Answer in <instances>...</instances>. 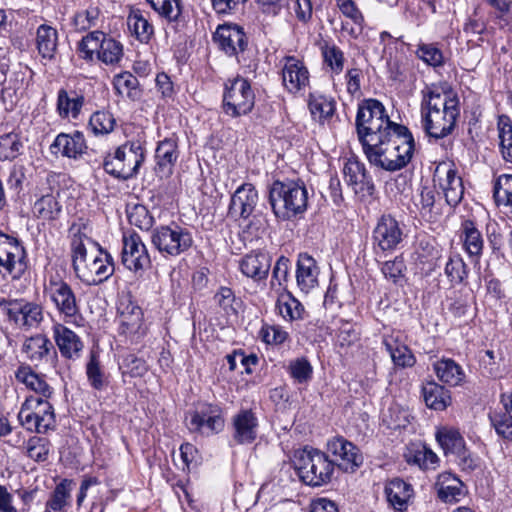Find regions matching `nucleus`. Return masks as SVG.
Here are the masks:
<instances>
[{"instance_id": "nucleus-1", "label": "nucleus", "mask_w": 512, "mask_h": 512, "mask_svg": "<svg viewBox=\"0 0 512 512\" xmlns=\"http://www.w3.org/2000/svg\"><path fill=\"white\" fill-rule=\"evenodd\" d=\"M356 129L368 161L384 170L397 171L412 159L415 142L407 127L389 119L383 104L367 99L358 107Z\"/></svg>"}, {"instance_id": "nucleus-2", "label": "nucleus", "mask_w": 512, "mask_h": 512, "mask_svg": "<svg viewBox=\"0 0 512 512\" xmlns=\"http://www.w3.org/2000/svg\"><path fill=\"white\" fill-rule=\"evenodd\" d=\"M421 116L423 129L429 138L447 137L455 129L460 116L458 96L452 91L428 89L421 102Z\"/></svg>"}, {"instance_id": "nucleus-3", "label": "nucleus", "mask_w": 512, "mask_h": 512, "mask_svg": "<svg viewBox=\"0 0 512 512\" xmlns=\"http://www.w3.org/2000/svg\"><path fill=\"white\" fill-rule=\"evenodd\" d=\"M97 250L88 255L81 235H74L71 242L72 266L76 276L86 285H99L107 281L115 271L114 259L97 242L86 238Z\"/></svg>"}, {"instance_id": "nucleus-4", "label": "nucleus", "mask_w": 512, "mask_h": 512, "mask_svg": "<svg viewBox=\"0 0 512 512\" xmlns=\"http://www.w3.org/2000/svg\"><path fill=\"white\" fill-rule=\"evenodd\" d=\"M274 215L283 221L303 214L308 206V191L302 180H276L269 191Z\"/></svg>"}, {"instance_id": "nucleus-5", "label": "nucleus", "mask_w": 512, "mask_h": 512, "mask_svg": "<svg viewBox=\"0 0 512 512\" xmlns=\"http://www.w3.org/2000/svg\"><path fill=\"white\" fill-rule=\"evenodd\" d=\"M294 463L300 480L308 486L320 487L332 480L333 463L325 452L305 447L298 453Z\"/></svg>"}, {"instance_id": "nucleus-6", "label": "nucleus", "mask_w": 512, "mask_h": 512, "mask_svg": "<svg viewBox=\"0 0 512 512\" xmlns=\"http://www.w3.org/2000/svg\"><path fill=\"white\" fill-rule=\"evenodd\" d=\"M78 52L85 61L92 62L96 57L106 65H118L124 56L123 44L98 30L81 39Z\"/></svg>"}, {"instance_id": "nucleus-7", "label": "nucleus", "mask_w": 512, "mask_h": 512, "mask_svg": "<svg viewBox=\"0 0 512 512\" xmlns=\"http://www.w3.org/2000/svg\"><path fill=\"white\" fill-rule=\"evenodd\" d=\"M143 161L142 146L139 143H126L104 158L103 168L116 179L128 180L136 176Z\"/></svg>"}, {"instance_id": "nucleus-8", "label": "nucleus", "mask_w": 512, "mask_h": 512, "mask_svg": "<svg viewBox=\"0 0 512 512\" xmlns=\"http://www.w3.org/2000/svg\"><path fill=\"white\" fill-rule=\"evenodd\" d=\"M151 243L162 255L177 257L193 246L194 239L188 228L173 222L154 228Z\"/></svg>"}, {"instance_id": "nucleus-9", "label": "nucleus", "mask_w": 512, "mask_h": 512, "mask_svg": "<svg viewBox=\"0 0 512 512\" xmlns=\"http://www.w3.org/2000/svg\"><path fill=\"white\" fill-rule=\"evenodd\" d=\"M255 95L250 83L243 77H236L225 83L223 111L236 118L250 113L254 107Z\"/></svg>"}, {"instance_id": "nucleus-10", "label": "nucleus", "mask_w": 512, "mask_h": 512, "mask_svg": "<svg viewBox=\"0 0 512 512\" xmlns=\"http://www.w3.org/2000/svg\"><path fill=\"white\" fill-rule=\"evenodd\" d=\"M327 455L331 456L330 461L333 468L337 466L346 473L355 472L363 464V455L360 449L343 436H335L327 441Z\"/></svg>"}, {"instance_id": "nucleus-11", "label": "nucleus", "mask_w": 512, "mask_h": 512, "mask_svg": "<svg viewBox=\"0 0 512 512\" xmlns=\"http://www.w3.org/2000/svg\"><path fill=\"white\" fill-rule=\"evenodd\" d=\"M45 291L65 322L73 323L80 317L79 302L68 283L52 278Z\"/></svg>"}, {"instance_id": "nucleus-12", "label": "nucleus", "mask_w": 512, "mask_h": 512, "mask_svg": "<svg viewBox=\"0 0 512 512\" xmlns=\"http://www.w3.org/2000/svg\"><path fill=\"white\" fill-rule=\"evenodd\" d=\"M403 240V229L391 215H382L372 232V246L376 254L392 252Z\"/></svg>"}, {"instance_id": "nucleus-13", "label": "nucleus", "mask_w": 512, "mask_h": 512, "mask_svg": "<svg viewBox=\"0 0 512 512\" xmlns=\"http://www.w3.org/2000/svg\"><path fill=\"white\" fill-rule=\"evenodd\" d=\"M25 250L14 237L0 233V274L13 279L22 276L25 270Z\"/></svg>"}, {"instance_id": "nucleus-14", "label": "nucleus", "mask_w": 512, "mask_h": 512, "mask_svg": "<svg viewBox=\"0 0 512 512\" xmlns=\"http://www.w3.org/2000/svg\"><path fill=\"white\" fill-rule=\"evenodd\" d=\"M118 333L130 344H138L145 337L147 327L144 324L143 311L138 305L130 303L120 311Z\"/></svg>"}, {"instance_id": "nucleus-15", "label": "nucleus", "mask_w": 512, "mask_h": 512, "mask_svg": "<svg viewBox=\"0 0 512 512\" xmlns=\"http://www.w3.org/2000/svg\"><path fill=\"white\" fill-rule=\"evenodd\" d=\"M122 244L121 262L128 270L137 272L150 265L148 250L138 233H125Z\"/></svg>"}, {"instance_id": "nucleus-16", "label": "nucleus", "mask_w": 512, "mask_h": 512, "mask_svg": "<svg viewBox=\"0 0 512 512\" xmlns=\"http://www.w3.org/2000/svg\"><path fill=\"white\" fill-rule=\"evenodd\" d=\"M219 49L229 57H238L248 46V38L243 28L237 24L219 25L213 35Z\"/></svg>"}, {"instance_id": "nucleus-17", "label": "nucleus", "mask_w": 512, "mask_h": 512, "mask_svg": "<svg viewBox=\"0 0 512 512\" xmlns=\"http://www.w3.org/2000/svg\"><path fill=\"white\" fill-rule=\"evenodd\" d=\"M0 307L10 321L21 327H36L43 320L42 307L36 303L2 300Z\"/></svg>"}, {"instance_id": "nucleus-18", "label": "nucleus", "mask_w": 512, "mask_h": 512, "mask_svg": "<svg viewBox=\"0 0 512 512\" xmlns=\"http://www.w3.org/2000/svg\"><path fill=\"white\" fill-rule=\"evenodd\" d=\"M259 421L252 409H240L231 418V439L237 445L253 443L258 434Z\"/></svg>"}, {"instance_id": "nucleus-19", "label": "nucleus", "mask_w": 512, "mask_h": 512, "mask_svg": "<svg viewBox=\"0 0 512 512\" xmlns=\"http://www.w3.org/2000/svg\"><path fill=\"white\" fill-rule=\"evenodd\" d=\"M282 63V83L288 92L296 94L309 86L310 74L302 60L285 56Z\"/></svg>"}, {"instance_id": "nucleus-20", "label": "nucleus", "mask_w": 512, "mask_h": 512, "mask_svg": "<svg viewBox=\"0 0 512 512\" xmlns=\"http://www.w3.org/2000/svg\"><path fill=\"white\" fill-rule=\"evenodd\" d=\"M87 145L82 132L58 134L50 145V152L53 155H61L73 160H79L86 153Z\"/></svg>"}, {"instance_id": "nucleus-21", "label": "nucleus", "mask_w": 512, "mask_h": 512, "mask_svg": "<svg viewBox=\"0 0 512 512\" xmlns=\"http://www.w3.org/2000/svg\"><path fill=\"white\" fill-rule=\"evenodd\" d=\"M258 202V192L250 183L239 186L231 197L228 213L231 217L247 219Z\"/></svg>"}, {"instance_id": "nucleus-22", "label": "nucleus", "mask_w": 512, "mask_h": 512, "mask_svg": "<svg viewBox=\"0 0 512 512\" xmlns=\"http://www.w3.org/2000/svg\"><path fill=\"white\" fill-rule=\"evenodd\" d=\"M272 258L268 252L252 251L239 261V269L243 275L255 282L265 280L271 268Z\"/></svg>"}, {"instance_id": "nucleus-23", "label": "nucleus", "mask_w": 512, "mask_h": 512, "mask_svg": "<svg viewBox=\"0 0 512 512\" xmlns=\"http://www.w3.org/2000/svg\"><path fill=\"white\" fill-rule=\"evenodd\" d=\"M53 338L61 353L67 359L80 357L83 350V342L80 337L71 329L61 323H55L52 327Z\"/></svg>"}, {"instance_id": "nucleus-24", "label": "nucleus", "mask_w": 512, "mask_h": 512, "mask_svg": "<svg viewBox=\"0 0 512 512\" xmlns=\"http://www.w3.org/2000/svg\"><path fill=\"white\" fill-rule=\"evenodd\" d=\"M388 504L398 512L407 510L409 502L414 495L411 484L400 478L389 480L384 489Z\"/></svg>"}, {"instance_id": "nucleus-25", "label": "nucleus", "mask_w": 512, "mask_h": 512, "mask_svg": "<svg viewBox=\"0 0 512 512\" xmlns=\"http://www.w3.org/2000/svg\"><path fill=\"white\" fill-rule=\"evenodd\" d=\"M319 268L316 260L307 253L298 255L296 264V281L300 290L310 292L318 285Z\"/></svg>"}, {"instance_id": "nucleus-26", "label": "nucleus", "mask_w": 512, "mask_h": 512, "mask_svg": "<svg viewBox=\"0 0 512 512\" xmlns=\"http://www.w3.org/2000/svg\"><path fill=\"white\" fill-rule=\"evenodd\" d=\"M435 487L439 499L446 503L459 502L467 492L464 483L450 472L440 474Z\"/></svg>"}, {"instance_id": "nucleus-27", "label": "nucleus", "mask_w": 512, "mask_h": 512, "mask_svg": "<svg viewBox=\"0 0 512 512\" xmlns=\"http://www.w3.org/2000/svg\"><path fill=\"white\" fill-rule=\"evenodd\" d=\"M127 26L130 34L141 44H149L155 36L154 26L140 8H130L127 15Z\"/></svg>"}, {"instance_id": "nucleus-28", "label": "nucleus", "mask_w": 512, "mask_h": 512, "mask_svg": "<svg viewBox=\"0 0 512 512\" xmlns=\"http://www.w3.org/2000/svg\"><path fill=\"white\" fill-rule=\"evenodd\" d=\"M459 236L464 251L470 258L478 261L483 253L484 239L476 223L469 219L464 220L461 223Z\"/></svg>"}, {"instance_id": "nucleus-29", "label": "nucleus", "mask_w": 512, "mask_h": 512, "mask_svg": "<svg viewBox=\"0 0 512 512\" xmlns=\"http://www.w3.org/2000/svg\"><path fill=\"white\" fill-rule=\"evenodd\" d=\"M188 427L194 432L218 433L224 428V419L217 410L193 412L190 415Z\"/></svg>"}, {"instance_id": "nucleus-30", "label": "nucleus", "mask_w": 512, "mask_h": 512, "mask_svg": "<svg viewBox=\"0 0 512 512\" xmlns=\"http://www.w3.org/2000/svg\"><path fill=\"white\" fill-rule=\"evenodd\" d=\"M178 156V139L176 136L173 135L160 141L155 152L158 170L163 174H170Z\"/></svg>"}, {"instance_id": "nucleus-31", "label": "nucleus", "mask_w": 512, "mask_h": 512, "mask_svg": "<svg viewBox=\"0 0 512 512\" xmlns=\"http://www.w3.org/2000/svg\"><path fill=\"white\" fill-rule=\"evenodd\" d=\"M383 344L390 354L395 366L400 368L412 367L416 363V358L410 348L402 342L397 336L388 335L383 338Z\"/></svg>"}, {"instance_id": "nucleus-32", "label": "nucleus", "mask_w": 512, "mask_h": 512, "mask_svg": "<svg viewBox=\"0 0 512 512\" xmlns=\"http://www.w3.org/2000/svg\"><path fill=\"white\" fill-rule=\"evenodd\" d=\"M439 193L434 188L423 187L415 202L423 219L428 222H436L441 214V203L436 200Z\"/></svg>"}, {"instance_id": "nucleus-33", "label": "nucleus", "mask_w": 512, "mask_h": 512, "mask_svg": "<svg viewBox=\"0 0 512 512\" xmlns=\"http://www.w3.org/2000/svg\"><path fill=\"white\" fill-rule=\"evenodd\" d=\"M275 310L285 321L291 323L303 320L306 314L303 304L288 291L278 296Z\"/></svg>"}, {"instance_id": "nucleus-34", "label": "nucleus", "mask_w": 512, "mask_h": 512, "mask_svg": "<svg viewBox=\"0 0 512 512\" xmlns=\"http://www.w3.org/2000/svg\"><path fill=\"white\" fill-rule=\"evenodd\" d=\"M72 485L70 479L61 480L46 501L44 512H66L71 506Z\"/></svg>"}, {"instance_id": "nucleus-35", "label": "nucleus", "mask_w": 512, "mask_h": 512, "mask_svg": "<svg viewBox=\"0 0 512 512\" xmlns=\"http://www.w3.org/2000/svg\"><path fill=\"white\" fill-rule=\"evenodd\" d=\"M15 377L28 389L34 391L36 393L35 396L50 398L53 393L45 378L35 373L30 366H20L15 373Z\"/></svg>"}, {"instance_id": "nucleus-36", "label": "nucleus", "mask_w": 512, "mask_h": 512, "mask_svg": "<svg viewBox=\"0 0 512 512\" xmlns=\"http://www.w3.org/2000/svg\"><path fill=\"white\" fill-rule=\"evenodd\" d=\"M440 186L446 203L451 207L457 206L463 198L464 186L462 178L458 175L456 169L449 167L446 170L445 178L441 179Z\"/></svg>"}, {"instance_id": "nucleus-37", "label": "nucleus", "mask_w": 512, "mask_h": 512, "mask_svg": "<svg viewBox=\"0 0 512 512\" xmlns=\"http://www.w3.org/2000/svg\"><path fill=\"white\" fill-rule=\"evenodd\" d=\"M480 368L482 374L489 378H502L506 372L503 352L493 349L485 350L480 356Z\"/></svg>"}, {"instance_id": "nucleus-38", "label": "nucleus", "mask_w": 512, "mask_h": 512, "mask_svg": "<svg viewBox=\"0 0 512 512\" xmlns=\"http://www.w3.org/2000/svg\"><path fill=\"white\" fill-rule=\"evenodd\" d=\"M434 371L441 382L450 386L460 385L465 378L461 366L452 359L443 358L435 362Z\"/></svg>"}, {"instance_id": "nucleus-39", "label": "nucleus", "mask_w": 512, "mask_h": 512, "mask_svg": "<svg viewBox=\"0 0 512 512\" xmlns=\"http://www.w3.org/2000/svg\"><path fill=\"white\" fill-rule=\"evenodd\" d=\"M308 106L313 119L322 124L330 120L336 110L335 100L322 94H311Z\"/></svg>"}, {"instance_id": "nucleus-40", "label": "nucleus", "mask_w": 512, "mask_h": 512, "mask_svg": "<svg viewBox=\"0 0 512 512\" xmlns=\"http://www.w3.org/2000/svg\"><path fill=\"white\" fill-rule=\"evenodd\" d=\"M58 33L50 25L42 24L36 31V45L39 54L46 59H52L57 49Z\"/></svg>"}, {"instance_id": "nucleus-41", "label": "nucleus", "mask_w": 512, "mask_h": 512, "mask_svg": "<svg viewBox=\"0 0 512 512\" xmlns=\"http://www.w3.org/2000/svg\"><path fill=\"white\" fill-rule=\"evenodd\" d=\"M84 104V96L72 92L70 95L66 90L60 89L57 96V111L62 118L71 116L76 119Z\"/></svg>"}, {"instance_id": "nucleus-42", "label": "nucleus", "mask_w": 512, "mask_h": 512, "mask_svg": "<svg viewBox=\"0 0 512 512\" xmlns=\"http://www.w3.org/2000/svg\"><path fill=\"white\" fill-rule=\"evenodd\" d=\"M23 351L31 361H40L51 351L55 353L52 342L42 334L27 338L23 344Z\"/></svg>"}, {"instance_id": "nucleus-43", "label": "nucleus", "mask_w": 512, "mask_h": 512, "mask_svg": "<svg viewBox=\"0 0 512 512\" xmlns=\"http://www.w3.org/2000/svg\"><path fill=\"white\" fill-rule=\"evenodd\" d=\"M422 393L427 407L434 410H444L450 402L448 390L434 381L427 382Z\"/></svg>"}, {"instance_id": "nucleus-44", "label": "nucleus", "mask_w": 512, "mask_h": 512, "mask_svg": "<svg viewBox=\"0 0 512 512\" xmlns=\"http://www.w3.org/2000/svg\"><path fill=\"white\" fill-rule=\"evenodd\" d=\"M48 399L40 396H29L26 398L27 401L32 402V410L38 418V425L42 427L41 431L45 432L55 424L54 409Z\"/></svg>"}, {"instance_id": "nucleus-45", "label": "nucleus", "mask_w": 512, "mask_h": 512, "mask_svg": "<svg viewBox=\"0 0 512 512\" xmlns=\"http://www.w3.org/2000/svg\"><path fill=\"white\" fill-rule=\"evenodd\" d=\"M113 87L118 95L132 100L138 99L141 95L138 79L128 71L114 76Z\"/></svg>"}, {"instance_id": "nucleus-46", "label": "nucleus", "mask_w": 512, "mask_h": 512, "mask_svg": "<svg viewBox=\"0 0 512 512\" xmlns=\"http://www.w3.org/2000/svg\"><path fill=\"white\" fill-rule=\"evenodd\" d=\"M150 7L168 23H177L183 12L181 0H146Z\"/></svg>"}, {"instance_id": "nucleus-47", "label": "nucleus", "mask_w": 512, "mask_h": 512, "mask_svg": "<svg viewBox=\"0 0 512 512\" xmlns=\"http://www.w3.org/2000/svg\"><path fill=\"white\" fill-rule=\"evenodd\" d=\"M499 149L503 159L512 163V120L507 115H500L497 121Z\"/></svg>"}, {"instance_id": "nucleus-48", "label": "nucleus", "mask_w": 512, "mask_h": 512, "mask_svg": "<svg viewBox=\"0 0 512 512\" xmlns=\"http://www.w3.org/2000/svg\"><path fill=\"white\" fill-rule=\"evenodd\" d=\"M32 212L38 219L51 221L59 217L61 205L54 195L47 194L35 201Z\"/></svg>"}, {"instance_id": "nucleus-49", "label": "nucleus", "mask_w": 512, "mask_h": 512, "mask_svg": "<svg viewBox=\"0 0 512 512\" xmlns=\"http://www.w3.org/2000/svg\"><path fill=\"white\" fill-rule=\"evenodd\" d=\"M324 64L333 75H340L344 69V52L335 44L324 42L320 46Z\"/></svg>"}, {"instance_id": "nucleus-50", "label": "nucleus", "mask_w": 512, "mask_h": 512, "mask_svg": "<svg viewBox=\"0 0 512 512\" xmlns=\"http://www.w3.org/2000/svg\"><path fill=\"white\" fill-rule=\"evenodd\" d=\"M436 439L445 454H457L465 447L464 438L458 430L453 428H442L436 433Z\"/></svg>"}, {"instance_id": "nucleus-51", "label": "nucleus", "mask_w": 512, "mask_h": 512, "mask_svg": "<svg viewBox=\"0 0 512 512\" xmlns=\"http://www.w3.org/2000/svg\"><path fill=\"white\" fill-rule=\"evenodd\" d=\"M493 198L498 207L512 210V175L502 174L497 177L493 187Z\"/></svg>"}, {"instance_id": "nucleus-52", "label": "nucleus", "mask_w": 512, "mask_h": 512, "mask_svg": "<svg viewBox=\"0 0 512 512\" xmlns=\"http://www.w3.org/2000/svg\"><path fill=\"white\" fill-rule=\"evenodd\" d=\"M347 183L351 186H373L368 176L365 165L357 159H348L343 168Z\"/></svg>"}, {"instance_id": "nucleus-53", "label": "nucleus", "mask_w": 512, "mask_h": 512, "mask_svg": "<svg viewBox=\"0 0 512 512\" xmlns=\"http://www.w3.org/2000/svg\"><path fill=\"white\" fill-rule=\"evenodd\" d=\"M445 275L453 285L462 284L468 277V268L463 258L454 254L451 255L444 268Z\"/></svg>"}, {"instance_id": "nucleus-54", "label": "nucleus", "mask_w": 512, "mask_h": 512, "mask_svg": "<svg viewBox=\"0 0 512 512\" xmlns=\"http://www.w3.org/2000/svg\"><path fill=\"white\" fill-rule=\"evenodd\" d=\"M23 149V144L18 134L8 133L0 136V160H13L17 158Z\"/></svg>"}, {"instance_id": "nucleus-55", "label": "nucleus", "mask_w": 512, "mask_h": 512, "mask_svg": "<svg viewBox=\"0 0 512 512\" xmlns=\"http://www.w3.org/2000/svg\"><path fill=\"white\" fill-rule=\"evenodd\" d=\"M86 376L89 384L95 390H103L107 386L104 372L101 368L99 356L92 352L86 364Z\"/></svg>"}, {"instance_id": "nucleus-56", "label": "nucleus", "mask_w": 512, "mask_h": 512, "mask_svg": "<svg viewBox=\"0 0 512 512\" xmlns=\"http://www.w3.org/2000/svg\"><path fill=\"white\" fill-rule=\"evenodd\" d=\"M116 120L109 111H96L89 120V127L95 135H106L114 130Z\"/></svg>"}, {"instance_id": "nucleus-57", "label": "nucleus", "mask_w": 512, "mask_h": 512, "mask_svg": "<svg viewBox=\"0 0 512 512\" xmlns=\"http://www.w3.org/2000/svg\"><path fill=\"white\" fill-rule=\"evenodd\" d=\"M491 425L497 435L504 440L512 441V415L508 412L493 411L489 414Z\"/></svg>"}, {"instance_id": "nucleus-58", "label": "nucleus", "mask_w": 512, "mask_h": 512, "mask_svg": "<svg viewBox=\"0 0 512 512\" xmlns=\"http://www.w3.org/2000/svg\"><path fill=\"white\" fill-rule=\"evenodd\" d=\"M416 55L419 59L432 67H441L444 65L443 52L433 43L419 44Z\"/></svg>"}, {"instance_id": "nucleus-59", "label": "nucleus", "mask_w": 512, "mask_h": 512, "mask_svg": "<svg viewBox=\"0 0 512 512\" xmlns=\"http://www.w3.org/2000/svg\"><path fill=\"white\" fill-rule=\"evenodd\" d=\"M129 223L143 231L150 230L154 225V217L144 205H134L128 212Z\"/></svg>"}, {"instance_id": "nucleus-60", "label": "nucleus", "mask_w": 512, "mask_h": 512, "mask_svg": "<svg viewBox=\"0 0 512 512\" xmlns=\"http://www.w3.org/2000/svg\"><path fill=\"white\" fill-rule=\"evenodd\" d=\"M487 239L493 254L497 257H504V245L508 241V233L494 223L487 225Z\"/></svg>"}, {"instance_id": "nucleus-61", "label": "nucleus", "mask_w": 512, "mask_h": 512, "mask_svg": "<svg viewBox=\"0 0 512 512\" xmlns=\"http://www.w3.org/2000/svg\"><path fill=\"white\" fill-rule=\"evenodd\" d=\"M288 370L290 376L299 384L307 383L312 378L313 368L306 358L290 361Z\"/></svg>"}, {"instance_id": "nucleus-62", "label": "nucleus", "mask_w": 512, "mask_h": 512, "mask_svg": "<svg viewBox=\"0 0 512 512\" xmlns=\"http://www.w3.org/2000/svg\"><path fill=\"white\" fill-rule=\"evenodd\" d=\"M405 457L409 464H415L425 469L434 466L438 462L437 455L425 446L414 451L410 450Z\"/></svg>"}, {"instance_id": "nucleus-63", "label": "nucleus", "mask_w": 512, "mask_h": 512, "mask_svg": "<svg viewBox=\"0 0 512 512\" xmlns=\"http://www.w3.org/2000/svg\"><path fill=\"white\" fill-rule=\"evenodd\" d=\"M259 335L263 342L275 346L283 344L289 338L288 332L280 325L264 324Z\"/></svg>"}, {"instance_id": "nucleus-64", "label": "nucleus", "mask_w": 512, "mask_h": 512, "mask_svg": "<svg viewBox=\"0 0 512 512\" xmlns=\"http://www.w3.org/2000/svg\"><path fill=\"white\" fill-rule=\"evenodd\" d=\"M49 451L50 443L46 438L33 437L28 441L27 454L31 459L37 462L46 461Z\"/></svg>"}]
</instances>
